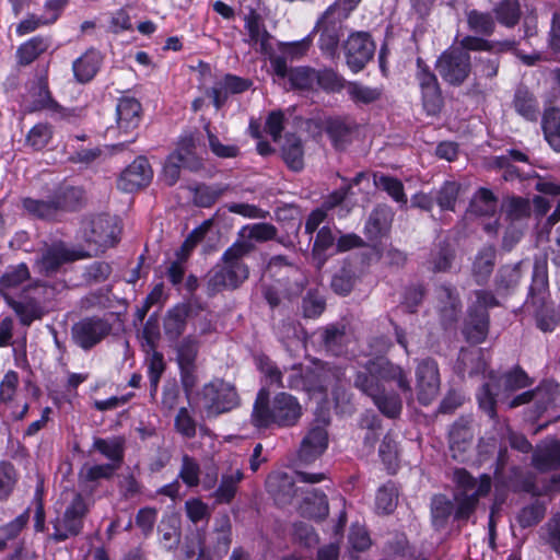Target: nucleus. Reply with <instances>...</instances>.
<instances>
[{
    "instance_id": "1",
    "label": "nucleus",
    "mask_w": 560,
    "mask_h": 560,
    "mask_svg": "<svg viewBox=\"0 0 560 560\" xmlns=\"http://www.w3.org/2000/svg\"><path fill=\"white\" fill-rule=\"evenodd\" d=\"M255 250L254 243L235 241L222 255L207 275V290L215 294L224 290L240 288L249 276V268L244 258Z\"/></svg>"
},
{
    "instance_id": "2",
    "label": "nucleus",
    "mask_w": 560,
    "mask_h": 560,
    "mask_svg": "<svg viewBox=\"0 0 560 560\" xmlns=\"http://www.w3.org/2000/svg\"><path fill=\"white\" fill-rule=\"evenodd\" d=\"M302 415V406L294 396L282 392L269 400L268 392L260 389L253 407L250 421L258 429L292 428L299 423Z\"/></svg>"
},
{
    "instance_id": "3",
    "label": "nucleus",
    "mask_w": 560,
    "mask_h": 560,
    "mask_svg": "<svg viewBox=\"0 0 560 560\" xmlns=\"http://www.w3.org/2000/svg\"><path fill=\"white\" fill-rule=\"evenodd\" d=\"M501 383L506 392H514L530 385L528 375L518 366L504 373L500 378L491 376L490 381L481 386L478 402L479 407L493 420L497 419V397Z\"/></svg>"
},
{
    "instance_id": "4",
    "label": "nucleus",
    "mask_w": 560,
    "mask_h": 560,
    "mask_svg": "<svg viewBox=\"0 0 560 560\" xmlns=\"http://www.w3.org/2000/svg\"><path fill=\"white\" fill-rule=\"evenodd\" d=\"M80 233L88 244L95 246L96 252H104L117 244L120 226L115 217L98 214L84 218L81 222Z\"/></svg>"
},
{
    "instance_id": "5",
    "label": "nucleus",
    "mask_w": 560,
    "mask_h": 560,
    "mask_svg": "<svg viewBox=\"0 0 560 560\" xmlns=\"http://www.w3.org/2000/svg\"><path fill=\"white\" fill-rule=\"evenodd\" d=\"M88 513L89 505L85 499L80 492H74L63 514L54 520V532L50 538L56 542H61L70 537L78 536L82 532Z\"/></svg>"
},
{
    "instance_id": "6",
    "label": "nucleus",
    "mask_w": 560,
    "mask_h": 560,
    "mask_svg": "<svg viewBox=\"0 0 560 560\" xmlns=\"http://www.w3.org/2000/svg\"><path fill=\"white\" fill-rule=\"evenodd\" d=\"M435 69L444 82L452 86H460L471 72L470 55L463 49L451 47L438 58Z\"/></svg>"
},
{
    "instance_id": "7",
    "label": "nucleus",
    "mask_w": 560,
    "mask_h": 560,
    "mask_svg": "<svg viewBox=\"0 0 560 560\" xmlns=\"http://www.w3.org/2000/svg\"><path fill=\"white\" fill-rule=\"evenodd\" d=\"M558 396L559 385L552 381H545L535 389L515 396L508 402V407L513 409L522 405H530L527 417L536 421L555 404Z\"/></svg>"
},
{
    "instance_id": "8",
    "label": "nucleus",
    "mask_w": 560,
    "mask_h": 560,
    "mask_svg": "<svg viewBox=\"0 0 560 560\" xmlns=\"http://www.w3.org/2000/svg\"><path fill=\"white\" fill-rule=\"evenodd\" d=\"M199 396L205 402V408L212 413H223L238 405L236 388L221 378L205 384Z\"/></svg>"
},
{
    "instance_id": "9",
    "label": "nucleus",
    "mask_w": 560,
    "mask_h": 560,
    "mask_svg": "<svg viewBox=\"0 0 560 560\" xmlns=\"http://www.w3.org/2000/svg\"><path fill=\"white\" fill-rule=\"evenodd\" d=\"M112 324L102 317L82 318L71 327V338L81 349L88 351L101 343L112 331Z\"/></svg>"
},
{
    "instance_id": "10",
    "label": "nucleus",
    "mask_w": 560,
    "mask_h": 560,
    "mask_svg": "<svg viewBox=\"0 0 560 560\" xmlns=\"http://www.w3.org/2000/svg\"><path fill=\"white\" fill-rule=\"evenodd\" d=\"M82 250L70 249L63 242L57 241L45 246L40 256L35 260V267L44 276H51L59 271L62 265L88 257Z\"/></svg>"
},
{
    "instance_id": "11",
    "label": "nucleus",
    "mask_w": 560,
    "mask_h": 560,
    "mask_svg": "<svg viewBox=\"0 0 560 560\" xmlns=\"http://www.w3.org/2000/svg\"><path fill=\"white\" fill-rule=\"evenodd\" d=\"M343 48L346 62L354 73L363 70L375 52V44L370 34L365 32L351 34L346 40Z\"/></svg>"
},
{
    "instance_id": "12",
    "label": "nucleus",
    "mask_w": 560,
    "mask_h": 560,
    "mask_svg": "<svg viewBox=\"0 0 560 560\" xmlns=\"http://www.w3.org/2000/svg\"><path fill=\"white\" fill-rule=\"evenodd\" d=\"M270 67L273 81L281 84L280 81L288 79L291 89L311 90L315 84V70L308 67H298L289 69L287 59L282 56L270 57Z\"/></svg>"
},
{
    "instance_id": "13",
    "label": "nucleus",
    "mask_w": 560,
    "mask_h": 560,
    "mask_svg": "<svg viewBox=\"0 0 560 560\" xmlns=\"http://www.w3.org/2000/svg\"><path fill=\"white\" fill-rule=\"evenodd\" d=\"M324 129L332 147L343 151L358 136L359 124L350 116H334L326 119Z\"/></svg>"
},
{
    "instance_id": "14",
    "label": "nucleus",
    "mask_w": 560,
    "mask_h": 560,
    "mask_svg": "<svg viewBox=\"0 0 560 560\" xmlns=\"http://www.w3.org/2000/svg\"><path fill=\"white\" fill-rule=\"evenodd\" d=\"M260 371L270 385H276L279 388L302 390L305 386L303 383L304 370L301 365H292L281 371L273 362L266 359L260 361Z\"/></svg>"
},
{
    "instance_id": "15",
    "label": "nucleus",
    "mask_w": 560,
    "mask_h": 560,
    "mask_svg": "<svg viewBox=\"0 0 560 560\" xmlns=\"http://www.w3.org/2000/svg\"><path fill=\"white\" fill-rule=\"evenodd\" d=\"M326 423L316 421L307 430L301 441L299 448V460L303 464H311L324 454L328 446V432Z\"/></svg>"
},
{
    "instance_id": "16",
    "label": "nucleus",
    "mask_w": 560,
    "mask_h": 560,
    "mask_svg": "<svg viewBox=\"0 0 560 560\" xmlns=\"http://www.w3.org/2000/svg\"><path fill=\"white\" fill-rule=\"evenodd\" d=\"M395 212L386 203H377L370 212L363 229L365 237L371 242H378L387 236L392 230Z\"/></svg>"
},
{
    "instance_id": "17",
    "label": "nucleus",
    "mask_w": 560,
    "mask_h": 560,
    "mask_svg": "<svg viewBox=\"0 0 560 560\" xmlns=\"http://www.w3.org/2000/svg\"><path fill=\"white\" fill-rule=\"evenodd\" d=\"M152 174L148 160L144 156H138L121 172L117 186L127 192L136 191L149 185Z\"/></svg>"
},
{
    "instance_id": "18",
    "label": "nucleus",
    "mask_w": 560,
    "mask_h": 560,
    "mask_svg": "<svg viewBox=\"0 0 560 560\" xmlns=\"http://www.w3.org/2000/svg\"><path fill=\"white\" fill-rule=\"evenodd\" d=\"M419 400L428 404L439 392L440 374L438 363L433 359L421 361L417 368Z\"/></svg>"
},
{
    "instance_id": "19",
    "label": "nucleus",
    "mask_w": 560,
    "mask_h": 560,
    "mask_svg": "<svg viewBox=\"0 0 560 560\" xmlns=\"http://www.w3.org/2000/svg\"><path fill=\"white\" fill-rule=\"evenodd\" d=\"M266 490L278 505H287L296 495L295 479L284 471H272L266 479Z\"/></svg>"
},
{
    "instance_id": "20",
    "label": "nucleus",
    "mask_w": 560,
    "mask_h": 560,
    "mask_svg": "<svg viewBox=\"0 0 560 560\" xmlns=\"http://www.w3.org/2000/svg\"><path fill=\"white\" fill-rule=\"evenodd\" d=\"M436 307L442 324L447 327L454 324L462 313V302L455 288L442 284L436 289Z\"/></svg>"
},
{
    "instance_id": "21",
    "label": "nucleus",
    "mask_w": 560,
    "mask_h": 560,
    "mask_svg": "<svg viewBox=\"0 0 560 560\" xmlns=\"http://www.w3.org/2000/svg\"><path fill=\"white\" fill-rule=\"evenodd\" d=\"M550 307L547 277L536 275L533 278L528 296L522 306V313L525 316L534 317Z\"/></svg>"
},
{
    "instance_id": "22",
    "label": "nucleus",
    "mask_w": 560,
    "mask_h": 560,
    "mask_svg": "<svg viewBox=\"0 0 560 560\" xmlns=\"http://www.w3.org/2000/svg\"><path fill=\"white\" fill-rule=\"evenodd\" d=\"M532 465L540 472L560 469V442L556 439H547L536 445Z\"/></svg>"
},
{
    "instance_id": "23",
    "label": "nucleus",
    "mask_w": 560,
    "mask_h": 560,
    "mask_svg": "<svg viewBox=\"0 0 560 560\" xmlns=\"http://www.w3.org/2000/svg\"><path fill=\"white\" fill-rule=\"evenodd\" d=\"M192 311L190 303H177L163 317V331L171 341H177L186 330L187 319Z\"/></svg>"
},
{
    "instance_id": "24",
    "label": "nucleus",
    "mask_w": 560,
    "mask_h": 560,
    "mask_svg": "<svg viewBox=\"0 0 560 560\" xmlns=\"http://www.w3.org/2000/svg\"><path fill=\"white\" fill-rule=\"evenodd\" d=\"M472 438L471 419L469 417H460L452 424L448 443L454 459L463 460L465 453L470 447Z\"/></svg>"
},
{
    "instance_id": "25",
    "label": "nucleus",
    "mask_w": 560,
    "mask_h": 560,
    "mask_svg": "<svg viewBox=\"0 0 560 560\" xmlns=\"http://www.w3.org/2000/svg\"><path fill=\"white\" fill-rule=\"evenodd\" d=\"M50 197L58 219L66 212L81 209L85 203L84 190L75 186H61Z\"/></svg>"
},
{
    "instance_id": "26",
    "label": "nucleus",
    "mask_w": 560,
    "mask_h": 560,
    "mask_svg": "<svg viewBox=\"0 0 560 560\" xmlns=\"http://www.w3.org/2000/svg\"><path fill=\"white\" fill-rule=\"evenodd\" d=\"M337 381V373L327 365H315L304 370L305 386L302 390L310 395L325 394L329 386Z\"/></svg>"
},
{
    "instance_id": "27",
    "label": "nucleus",
    "mask_w": 560,
    "mask_h": 560,
    "mask_svg": "<svg viewBox=\"0 0 560 560\" xmlns=\"http://www.w3.org/2000/svg\"><path fill=\"white\" fill-rule=\"evenodd\" d=\"M334 10V5L329 7L317 23V27L320 31L319 48L330 57L336 56L340 40V25L337 22L329 21Z\"/></svg>"
},
{
    "instance_id": "28",
    "label": "nucleus",
    "mask_w": 560,
    "mask_h": 560,
    "mask_svg": "<svg viewBox=\"0 0 560 560\" xmlns=\"http://www.w3.org/2000/svg\"><path fill=\"white\" fill-rule=\"evenodd\" d=\"M489 324L490 316L488 311H472L468 308V315L463 327V335L470 343H481L488 336Z\"/></svg>"
},
{
    "instance_id": "29",
    "label": "nucleus",
    "mask_w": 560,
    "mask_h": 560,
    "mask_svg": "<svg viewBox=\"0 0 560 560\" xmlns=\"http://www.w3.org/2000/svg\"><path fill=\"white\" fill-rule=\"evenodd\" d=\"M512 106L514 110L525 120L537 121L540 110L539 103L534 92L525 84H518L515 89Z\"/></svg>"
},
{
    "instance_id": "30",
    "label": "nucleus",
    "mask_w": 560,
    "mask_h": 560,
    "mask_svg": "<svg viewBox=\"0 0 560 560\" xmlns=\"http://www.w3.org/2000/svg\"><path fill=\"white\" fill-rule=\"evenodd\" d=\"M34 101L30 107V112L48 110L51 116L58 118H69L70 110L59 105L51 96L46 80H38L35 86Z\"/></svg>"
},
{
    "instance_id": "31",
    "label": "nucleus",
    "mask_w": 560,
    "mask_h": 560,
    "mask_svg": "<svg viewBox=\"0 0 560 560\" xmlns=\"http://www.w3.org/2000/svg\"><path fill=\"white\" fill-rule=\"evenodd\" d=\"M245 28L248 32V43L255 47L258 46L260 52L272 55L271 35L267 32L261 18L256 12L252 11L245 19Z\"/></svg>"
},
{
    "instance_id": "32",
    "label": "nucleus",
    "mask_w": 560,
    "mask_h": 560,
    "mask_svg": "<svg viewBox=\"0 0 560 560\" xmlns=\"http://www.w3.org/2000/svg\"><path fill=\"white\" fill-rule=\"evenodd\" d=\"M141 104L135 97L119 98L116 107L118 128L126 133L137 129L141 119Z\"/></svg>"
},
{
    "instance_id": "33",
    "label": "nucleus",
    "mask_w": 560,
    "mask_h": 560,
    "mask_svg": "<svg viewBox=\"0 0 560 560\" xmlns=\"http://www.w3.org/2000/svg\"><path fill=\"white\" fill-rule=\"evenodd\" d=\"M371 370L378 374L381 381L396 382L400 390L411 394L410 381L399 365L383 359L372 360Z\"/></svg>"
},
{
    "instance_id": "34",
    "label": "nucleus",
    "mask_w": 560,
    "mask_h": 560,
    "mask_svg": "<svg viewBox=\"0 0 560 560\" xmlns=\"http://www.w3.org/2000/svg\"><path fill=\"white\" fill-rule=\"evenodd\" d=\"M491 488V479L489 476H483L476 491L467 495L456 494L457 509L455 510L456 520H467L475 511L480 497L486 495Z\"/></svg>"
},
{
    "instance_id": "35",
    "label": "nucleus",
    "mask_w": 560,
    "mask_h": 560,
    "mask_svg": "<svg viewBox=\"0 0 560 560\" xmlns=\"http://www.w3.org/2000/svg\"><path fill=\"white\" fill-rule=\"evenodd\" d=\"M281 156L285 165L300 172L304 167V148L300 137L295 133H287L281 144Z\"/></svg>"
},
{
    "instance_id": "36",
    "label": "nucleus",
    "mask_w": 560,
    "mask_h": 560,
    "mask_svg": "<svg viewBox=\"0 0 560 560\" xmlns=\"http://www.w3.org/2000/svg\"><path fill=\"white\" fill-rule=\"evenodd\" d=\"M299 512L306 518L324 520L329 513L326 494L317 490L306 492L299 506Z\"/></svg>"
},
{
    "instance_id": "37",
    "label": "nucleus",
    "mask_w": 560,
    "mask_h": 560,
    "mask_svg": "<svg viewBox=\"0 0 560 560\" xmlns=\"http://www.w3.org/2000/svg\"><path fill=\"white\" fill-rule=\"evenodd\" d=\"M244 479V472L241 467L234 471L222 474L219 487L212 493V498L217 504H230L235 498L238 483Z\"/></svg>"
},
{
    "instance_id": "38",
    "label": "nucleus",
    "mask_w": 560,
    "mask_h": 560,
    "mask_svg": "<svg viewBox=\"0 0 560 560\" xmlns=\"http://www.w3.org/2000/svg\"><path fill=\"white\" fill-rule=\"evenodd\" d=\"M7 304L15 312L24 326H30L34 320L42 319L46 311L35 299L16 301L9 295H3Z\"/></svg>"
},
{
    "instance_id": "39",
    "label": "nucleus",
    "mask_w": 560,
    "mask_h": 560,
    "mask_svg": "<svg viewBox=\"0 0 560 560\" xmlns=\"http://www.w3.org/2000/svg\"><path fill=\"white\" fill-rule=\"evenodd\" d=\"M455 259V250L446 241L439 242L430 252L425 267L433 273L447 272Z\"/></svg>"
},
{
    "instance_id": "40",
    "label": "nucleus",
    "mask_w": 560,
    "mask_h": 560,
    "mask_svg": "<svg viewBox=\"0 0 560 560\" xmlns=\"http://www.w3.org/2000/svg\"><path fill=\"white\" fill-rule=\"evenodd\" d=\"M358 427L362 431L363 448L371 454L382 431V420L374 412L365 411L361 415Z\"/></svg>"
},
{
    "instance_id": "41",
    "label": "nucleus",
    "mask_w": 560,
    "mask_h": 560,
    "mask_svg": "<svg viewBox=\"0 0 560 560\" xmlns=\"http://www.w3.org/2000/svg\"><path fill=\"white\" fill-rule=\"evenodd\" d=\"M498 208V199L487 188H479L470 200L466 211L468 217H492Z\"/></svg>"
},
{
    "instance_id": "42",
    "label": "nucleus",
    "mask_w": 560,
    "mask_h": 560,
    "mask_svg": "<svg viewBox=\"0 0 560 560\" xmlns=\"http://www.w3.org/2000/svg\"><path fill=\"white\" fill-rule=\"evenodd\" d=\"M273 240L283 243L282 240L278 238V229L273 224L259 222L243 226L238 232V238L236 241L265 243Z\"/></svg>"
},
{
    "instance_id": "43",
    "label": "nucleus",
    "mask_w": 560,
    "mask_h": 560,
    "mask_svg": "<svg viewBox=\"0 0 560 560\" xmlns=\"http://www.w3.org/2000/svg\"><path fill=\"white\" fill-rule=\"evenodd\" d=\"M541 129L547 143L560 152V108L548 107L541 116Z\"/></svg>"
},
{
    "instance_id": "44",
    "label": "nucleus",
    "mask_w": 560,
    "mask_h": 560,
    "mask_svg": "<svg viewBox=\"0 0 560 560\" xmlns=\"http://www.w3.org/2000/svg\"><path fill=\"white\" fill-rule=\"evenodd\" d=\"M101 66V56L95 50H88L73 62V73L78 82L86 83L97 73Z\"/></svg>"
},
{
    "instance_id": "45",
    "label": "nucleus",
    "mask_w": 560,
    "mask_h": 560,
    "mask_svg": "<svg viewBox=\"0 0 560 560\" xmlns=\"http://www.w3.org/2000/svg\"><path fill=\"white\" fill-rule=\"evenodd\" d=\"M373 184L376 188L385 191L394 201L400 206L407 205L408 199L405 192L404 184L397 177L376 172L373 174Z\"/></svg>"
},
{
    "instance_id": "46",
    "label": "nucleus",
    "mask_w": 560,
    "mask_h": 560,
    "mask_svg": "<svg viewBox=\"0 0 560 560\" xmlns=\"http://www.w3.org/2000/svg\"><path fill=\"white\" fill-rule=\"evenodd\" d=\"M125 438L114 436L110 439L95 438L93 441V450L100 452L106 458L112 460L110 464L118 465L124 460Z\"/></svg>"
},
{
    "instance_id": "47",
    "label": "nucleus",
    "mask_w": 560,
    "mask_h": 560,
    "mask_svg": "<svg viewBox=\"0 0 560 560\" xmlns=\"http://www.w3.org/2000/svg\"><path fill=\"white\" fill-rule=\"evenodd\" d=\"M495 262V249L492 246L483 247L472 264V276L477 284H483L492 273Z\"/></svg>"
},
{
    "instance_id": "48",
    "label": "nucleus",
    "mask_w": 560,
    "mask_h": 560,
    "mask_svg": "<svg viewBox=\"0 0 560 560\" xmlns=\"http://www.w3.org/2000/svg\"><path fill=\"white\" fill-rule=\"evenodd\" d=\"M355 282V269L350 261L345 260L339 270L332 276L330 287L336 294L346 296L351 293Z\"/></svg>"
},
{
    "instance_id": "49",
    "label": "nucleus",
    "mask_w": 560,
    "mask_h": 560,
    "mask_svg": "<svg viewBox=\"0 0 560 560\" xmlns=\"http://www.w3.org/2000/svg\"><path fill=\"white\" fill-rule=\"evenodd\" d=\"M468 30L481 36H491L495 31V19L490 12L471 9L466 11Z\"/></svg>"
},
{
    "instance_id": "50",
    "label": "nucleus",
    "mask_w": 560,
    "mask_h": 560,
    "mask_svg": "<svg viewBox=\"0 0 560 560\" xmlns=\"http://www.w3.org/2000/svg\"><path fill=\"white\" fill-rule=\"evenodd\" d=\"M492 11L495 20L509 28L517 25L522 16L520 0H501L494 5Z\"/></svg>"
},
{
    "instance_id": "51",
    "label": "nucleus",
    "mask_w": 560,
    "mask_h": 560,
    "mask_svg": "<svg viewBox=\"0 0 560 560\" xmlns=\"http://www.w3.org/2000/svg\"><path fill=\"white\" fill-rule=\"evenodd\" d=\"M23 210L32 218L44 221H58L51 197L46 200L25 197L21 200Z\"/></svg>"
},
{
    "instance_id": "52",
    "label": "nucleus",
    "mask_w": 560,
    "mask_h": 560,
    "mask_svg": "<svg viewBox=\"0 0 560 560\" xmlns=\"http://www.w3.org/2000/svg\"><path fill=\"white\" fill-rule=\"evenodd\" d=\"M521 269L517 265L502 266L495 275V290L500 295L510 294L518 284Z\"/></svg>"
},
{
    "instance_id": "53",
    "label": "nucleus",
    "mask_w": 560,
    "mask_h": 560,
    "mask_svg": "<svg viewBox=\"0 0 560 560\" xmlns=\"http://www.w3.org/2000/svg\"><path fill=\"white\" fill-rule=\"evenodd\" d=\"M49 47V39L43 36H35L22 44L16 51L19 63L27 66L32 63L39 55L45 52Z\"/></svg>"
},
{
    "instance_id": "54",
    "label": "nucleus",
    "mask_w": 560,
    "mask_h": 560,
    "mask_svg": "<svg viewBox=\"0 0 560 560\" xmlns=\"http://www.w3.org/2000/svg\"><path fill=\"white\" fill-rule=\"evenodd\" d=\"M350 100L354 104L369 105L381 100L383 90L381 88L366 86L357 81H350L346 86Z\"/></svg>"
},
{
    "instance_id": "55",
    "label": "nucleus",
    "mask_w": 560,
    "mask_h": 560,
    "mask_svg": "<svg viewBox=\"0 0 560 560\" xmlns=\"http://www.w3.org/2000/svg\"><path fill=\"white\" fill-rule=\"evenodd\" d=\"M118 465L101 464L94 466H84L79 472V487L85 489L90 482H96L101 479H110L114 476Z\"/></svg>"
},
{
    "instance_id": "56",
    "label": "nucleus",
    "mask_w": 560,
    "mask_h": 560,
    "mask_svg": "<svg viewBox=\"0 0 560 560\" xmlns=\"http://www.w3.org/2000/svg\"><path fill=\"white\" fill-rule=\"evenodd\" d=\"M453 511L454 505L451 500H448L443 494L434 495L431 501V516L433 526L436 529L444 528Z\"/></svg>"
},
{
    "instance_id": "57",
    "label": "nucleus",
    "mask_w": 560,
    "mask_h": 560,
    "mask_svg": "<svg viewBox=\"0 0 560 560\" xmlns=\"http://www.w3.org/2000/svg\"><path fill=\"white\" fill-rule=\"evenodd\" d=\"M373 402L378 410L388 418H397L402 409V404L398 395L386 394L382 388L375 396L372 397Z\"/></svg>"
},
{
    "instance_id": "58",
    "label": "nucleus",
    "mask_w": 560,
    "mask_h": 560,
    "mask_svg": "<svg viewBox=\"0 0 560 560\" xmlns=\"http://www.w3.org/2000/svg\"><path fill=\"white\" fill-rule=\"evenodd\" d=\"M372 360H370L364 371H360L355 375L354 385L361 389L369 397H373L378 393L383 387L381 385V380L377 373H373L371 370Z\"/></svg>"
},
{
    "instance_id": "59",
    "label": "nucleus",
    "mask_w": 560,
    "mask_h": 560,
    "mask_svg": "<svg viewBox=\"0 0 560 560\" xmlns=\"http://www.w3.org/2000/svg\"><path fill=\"white\" fill-rule=\"evenodd\" d=\"M195 139L192 136L183 137L179 142L176 152L171 156L172 160H176L183 164V167L198 168L200 162L195 155Z\"/></svg>"
},
{
    "instance_id": "60",
    "label": "nucleus",
    "mask_w": 560,
    "mask_h": 560,
    "mask_svg": "<svg viewBox=\"0 0 560 560\" xmlns=\"http://www.w3.org/2000/svg\"><path fill=\"white\" fill-rule=\"evenodd\" d=\"M177 365L195 364L199 353V341L194 335L184 337L176 346Z\"/></svg>"
},
{
    "instance_id": "61",
    "label": "nucleus",
    "mask_w": 560,
    "mask_h": 560,
    "mask_svg": "<svg viewBox=\"0 0 560 560\" xmlns=\"http://www.w3.org/2000/svg\"><path fill=\"white\" fill-rule=\"evenodd\" d=\"M503 211L510 223L521 222L530 217V203L525 198L512 197L505 201Z\"/></svg>"
},
{
    "instance_id": "62",
    "label": "nucleus",
    "mask_w": 560,
    "mask_h": 560,
    "mask_svg": "<svg viewBox=\"0 0 560 560\" xmlns=\"http://www.w3.org/2000/svg\"><path fill=\"white\" fill-rule=\"evenodd\" d=\"M378 455L386 468L394 472L398 466V446L390 431L384 435L378 448Z\"/></svg>"
},
{
    "instance_id": "63",
    "label": "nucleus",
    "mask_w": 560,
    "mask_h": 560,
    "mask_svg": "<svg viewBox=\"0 0 560 560\" xmlns=\"http://www.w3.org/2000/svg\"><path fill=\"white\" fill-rule=\"evenodd\" d=\"M30 279V270L26 264L21 262L16 266L9 267L0 278V292L14 289Z\"/></svg>"
},
{
    "instance_id": "64",
    "label": "nucleus",
    "mask_w": 560,
    "mask_h": 560,
    "mask_svg": "<svg viewBox=\"0 0 560 560\" xmlns=\"http://www.w3.org/2000/svg\"><path fill=\"white\" fill-rule=\"evenodd\" d=\"M200 465L196 458L184 454L182 457V465L178 472V478L189 488L198 487L200 483Z\"/></svg>"
}]
</instances>
